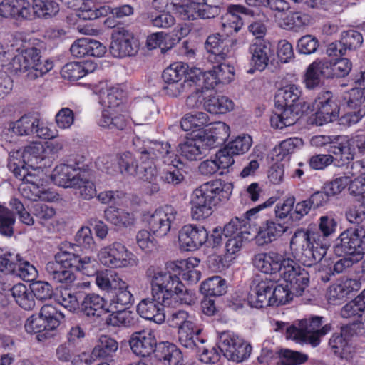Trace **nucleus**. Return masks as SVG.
<instances>
[{
  "instance_id": "nucleus-1",
  "label": "nucleus",
  "mask_w": 365,
  "mask_h": 365,
  "mask_svg": "<svg viewBox=\"0 0 365 365\" xmlns=\"http://www.w3.org/2000/svg\"><path fill=\"white\" fill-rule=\"evenodd\" d=\"M336 222L331 216H322L319 220V229L322 237L309 229H298L290 241V248L294 259L304 266L311 267L319 262L329 247L326 237L333 234Z\"/></svg>"
},
{
  "instance_id": "nucleus-2",
  "label": "nucleus",
  "mask_w": 365,
  "mask_h": 365,
  "mask_svg": "<svg viewBox=\"0 0 365 365\" xmlns=\"http://www.w3.org/2000/svg\"><path fill=\"white\" fill-rule=\"evenodd\" d=\"M140 144L139 138L133 140V145L136 152L140 154L139 158L141 161L135 175L147 183V193L154 195L160 191L155 161L161 159L164 164H171L173 163V152L170 150V145L168 143L147 141L142 146Z\"/></svg>"
},
{
  "instance_id": "nucleus-3",
  "label": "nucleus",
  "mask_w": 365,
  "mask_h": 365,
  "mask_svg": "<svg viewBox=\"0 0 365 365\" xmlns=\"http://www.w3.org/2000/svg\"><path fill=\"white\" fill-rule=\"evenodd\" d=\"M163 271L150 267L146 275L150 280L152 296L168 306L180 302L181 304H192L195 302V294L187 289L177 276V273Z\"/></svg>"
},
{
  "instance_id": "nucleus-4",
  "label": "nucleus",
  "mask_w": 365,
  "mask_h": 365,
  "mask_svg": "<svg viewBox=\"0 0 365 365\" xmlns=\"http://www.w3.org/2000/svg\"><path fill=\"white\" fill-rule=\"evenodd\" d=\"M94 264L90 257H81L61 248L55 255L54 260L46 264L45 274L53 283H71L76 279L73 269L90 276L96 272Z\"/></svg>"
},
{
  "instance_id": "nucleus-5",
  "label": "nucleus",
  "mask_w": 365,
  "mask_h": 365,
  "mask_svg": "<svg viewBox=\"0 0 365 365\" xmlns=\"http://www.w3.org/2000/svg\"><path fill=\"white\" fill-rule=\"evenodd\" d=\"M232 191V185L222 180H214L202 184L192 192L190 197L191 216L193 220H202L212 213V207L227 200Z\"/></svg>"
},
{
  "instance_id": "nucleus-6",
  "label": "nucleus",
  "mask_w": 365,
  "mask_h": 365,
  "mask_svg": "<svg viewBox=\"0 0 365 365\" xmlns=\"http://www.w3.org/2000/svg\"><path fill=\"white\" fill-rule=\"evenodd\" d=\"M323 319L322 317L314 316L299 321L297 326L292 324L287 328V339L318 346L322 339L332 330L331 324H324Z\"/></svg>"
},
{
  "instance_id": "nucleus-7",
  "label": "nucleus",
  "mask_w": 365,
  "mask_h": 365,
  "mask_svg": "<svg viewBox=\"0 0 365 365\" xmlns=\"http://www.w3.org/2000/svg\"><path fill=\"white\" fill-rule=\"evenodd\" d=\"M98 257L103 265L110 268H124L138 264L136 257L118 242L102 247L98 253Z\"/></svg>"
},
{
  "instance_id": "nucleus-8",
  "label": "nucleus",
  "mask_w": 365,
  "mask_h": 365,
  "mask_svg": "<svg viewBox=\"0 0 365 365\" xmlns=\"http://www.w3.org/2000/svg\"><path fill=\"white\" fill-rule=\"evenodd\" d=\"M0 271L6 274H15L25 281H32L37 275L35 267L19 254L1 249Z\"/></svg>"
},
{
  "instance_id": "nucleus-9",
  "label": "nucleus",
  "mask_w": 365,
  "mask_h": 365,
  "mask_svg": "<svg viewBox=\"0 0 365 365\" xmlns=\"http://www.w3.org/2000/svg\"><path fill=\"white\" fill-rule=\"evenodd\" d=\"M335 252L338 255L359 257L365 254V227L358 226L341 232L336 239Z\"/></svg>"
},
{
  "instance_id": "nucleus-10",
  "label": "nucleus",
  "mask_w": 365,
  "mask_h": 365,
  "mask_svg": "<svg viewBox=\"0 0 365 365\" xmlns=\"http://www.w3.org/2000/svg\"><path fill=\"white\" fill-rule=\"evenodd\" d=\"M222 0H198L180 6L179 12L184 19H213L224 10Z\"/></svg>"
},
{
  "instance_id": "nucleus-11",
  "label": "nucleus",
  "mask_w": 365,
  "mask_h": 365,
  "mask_svg": "<svg viewBox=\"0 0 365 365\" xmlns=\"http://www.w3.org/2000/svg\"><path fill=\"white\" fill-rule=\"evenodd\" d=\"M218 348L225 358L236 362H241L247 359L252 351V346L250 344L230 333L221 334Z\"/></svg>"
},
{
  "instance_id": "nucleus-12",
  "label": "nucleus",
  "mask_w": 365,
  "mask_h": 365,
  "mask_svg": "<svg viewBox=\"0 0 365 365\" xmlns=\"http://www.w3.org/2000/svg\"><path fill=\"white\" fill-rule=\"evenodd\" d=\"M44 151V146L38 142L31 143L25 147L23 151L12 150L9 153V167L10 169L15 166L19 168L38 167V163L46 157Z\"/></svg>"
},
{
  "instance_id": "nucleus-13",
  "label": "nucleus",
  "mask_w": 365,
  "mask_h": 365,
  "mask_svg": "<svg viewBox=\"0 0 365 365\" xmlns=\"http://www.w3.org/2000/svg\"><path fill=\"white\" fill-rule=\"evenodd\" d=\"M110 53L115 58L134 56L138 51V43L133 32L124 27H116L112 32Z\"/></svg>"
},
{
  "instance_id": "nucleus-14",
  "label": "nucleus",
  "mask_w": 365,
  "mask_h": 365,
  "mask_svg": "<svg viewBox=\"0 0 365 365\" xmlns=\"http://www.w3.org/2000/svg\"><path fill=\"white\" fill-rule=\"evenodd\" d=\"M225 237L227 238L225 243L227 255H235L238 252L245 243L248 241L250 233L246 230L245 222L238 217L231 220L224 227Z\"/></svg>"
},
{
  "instance_id": "nucleus-15",
  "label": "nucleus",
  "mask_w": 365,
  "mask_h": 365,
  "mask_svg": "<svg viewBox=\"0 0 365 365\" xmlns=\"http://www.w3.org/2000/svg\"><path fill=\"white\" fill-rule=\"evenodd\" d=\"M248 53L252 67L247 71L249 73H253L255 71L262 72L272 65L274 61V51L269 42L259 41L253 43L250 45Z\"/></svg>"
},
{
  "instance_id": "nucleus-16",
  "label": "nucleus",
  "mask_w": 365,
  "mask_h": 365,
  "mask_svg": "<svg viewBox=\"0 0 365 365\" xmlns=\"http://www.w3.org/2000/svg\"><path fill=\"white\" fill-rule=\"evenodd\" d=\"M281 276L297 296L302 295L309 283L308 272L289 258L285 261Z\"/></svg>"
},
{
  "instance_id": "nucleus-17",
  "label": "nucleus",
  "mask_w": 365,
  "mask_h": 365,
  "mask_svg": "<svg viewBox=\"0 0 365 365\" xmlns=\"http://www.w3.org/2000/svg\"><path fill=\"white\" fill-rule=\"evenodd\" d=\"M177 215L176 209L171 205L157 209L147 220L150 231L158 237L165 236L171 230Z\"/></svg>"
},
{
  "instance_id": "nucleus-18",
  "label": "nucleus",
  "mask_w": 365,
  "mask_h": 365,
  "mask_svg": "<svg viewBox=\"0 0 365 365\" xmlns=\"http://www.w3.org/2000/svg\"><path fill=\"white\" fill-rule=\"evenodd\" d=\"M315 123L317 125L330 123L336 120L339 113V107L330 91L321 93L314 101Z\"/></svg>"
},
{
  "instance_id": "nucleus-19",
  "label": "nucleus",
  "mask_w": 365,
  "mask_h": 365,
  "mask_svg": "<svg viewBox=\"0 0 365 365\" xmlns=\"http://www.w3.org/2000/svg\"><path fill=\"white\" fill-rule=\"evenodd\" d=\"M178 240L181 250L194 251L208 241V232L204 226L186 225L180 230Z\"/></svg>"
},
{
  "instance_id": "nucleus-20",
  "label": "nucleus",
  "mask_w": 365,
  "mask_h": 365,
  "mask_svg": "<svg viewBox=\"0 0 365 365\" xmlns=\"http://www.w3.org/2000/svg\"><path fill=\"white\" fill-rule=\"evenodd\" d=\"M9 130L20 136L36 134L39 138L45 139L52 138L48 128L41 126L39 119L33 114H26L11 123Z\"/></svg>"
},
{
  "instance_id": "nucleus-21",
  "label": "nucleus",
  "mask_w": 365,
  "mask_h": 365,
  "mask_svg": "<svg viewBox=\"0 0 365 365\" xmlns=\"http://www.w3.org/2000/svg\"><path fill=\"white\" fill-rule=\"evenodd\" d=\"M285 261L283 255L275 252H260L254 255L252 264L255 267L265 274H274L282 272L285 267Z\"/></svg>"
},
{
  "instance_id": "nucleus-22",
  "label": "nucleus",
  "mask_w": 365,
  "mask_h": 365,
  "mask_svg": "<svg viewBox=\"0 0 365 365\" xmlns=\"http://www.w3.org/2000/svg\"><path fill=\"white\" fill-rule=\"evenodd\" d=\"M303 113V106H288L275 105V110L270 118L272 127L282 129L294 125Z\"/></svg>"
},
{
  "instance_id": "nucleus-23",
  "label": "nucleus",
  "mask_w": 365,
  "mask_h": 365,
  "mask_svg": "<svg viewBox=\"0 0 365 365\" xmlns=\"http://www.w3.org/2000/svg\"><path fill=\"white\" fill-rule=\"evenodd\" d=\"M274 285V282L270 279H255L247 297L248 304L257 309L269 306V296Z\"/></svg>"
},
{
  "instance_id": "nucleus-24",
  "label": "nucleus",
  "mask_w": 365,
  "mask_h": 365,
  "mask_svg": "<svg viewBox=\"0 0 365 365\" xmlns=\"http://www.w3.org/2000/svg\"><path fill=\"white\" fill-rule=\"evenodd\" d=\"M0 15L20 21L34 16L31 4L27 0H3L0 4Z\"/></svg>"
},
{
  "instance_id": "nucleus-25",
  "label": "nucleus",
  "mask_w": 365,
  "mask_h": 365,
  "mask_svg": "<svg viewBox=\"0 0 365 365\" xmlns=\"http://www.w3.org/2000/svg\"><path fill=\"white\" fill-rule=\"evenodd\" d=\"M168 323L172 327L178 328V341L180 344L191 346L187 331L191 329L196 331V324L190 319L188 313L184 310L172 312L168 317Z\"/></svg>"
},
{
  "instance_id": "nucleus-26",
  "label": "nucleus",
  "mask_w": 365,
  "mask_h": 365,
  "mask_svg": "<svg viewBox=\"0 0 365 365\" xmlns=\"http://www.w3.org/2000/svg\"><path fill=\"white\" fill-rule=\"evenodd\" d=\"M168 307L161 299L151 298L142 299L137 306L138 314L143 318L153 321L156 324H162L165 320L164 307Z\"/></svg>"
},
{
  "instance_id": "nucleus-27",
  "label": "nucleus",
  "mask_w": 365,
  "mask_h": 365,
  "mask_svg": "<svg viewBox=\"0 0 365 365\" xmlns=\"http://www.w3.org/2000/svg\"><path fill=\"white\" fill-rule=\"evenodd\" d=\"M340 137H338L339 139ZM339 142H334L328 147L327 150L330 153L333 165L336 167H344L351 163L354 158V148L351 139L341 138Z\"/></svg>"
},
{
  "instance_id": "nucleus-28",
  "label": "nucleus",
  "mask_w": 365,
  "mask_h": 365,
  "mask_svg": "<svg viewBox=\"0 0 365 365\" xmlns=\"http://www.w3.org/2000/svg\"><path fill=\"white\" fill-rule=\"evenodd\" d=\"M236 40L217 33L207 37L205 48L219 59L225 60L232 56Z\"/></svg>"
},
{
  "instance_id": "nucleus-29",
  "label": "nucleus",
  "mask_w": 365,
  "mask_h": 365,
  "mask_svg": "<svg viewBox=\"0 0 365 365\" xmlns=\"http://www.w3.org/2000/svg\"><path fill=\"white\" fill-rule=\"evenodd\" d=\"M78 312L88 317H99L108 312L106 302L103 297L95 293H88L80 296Z\"/></svg>"
},
{
  "instance_id": "nucleus-30",
  "label": "nucleus",
  "mask_w": 365,
  "mask_h": 365,
  "mask_svg": "<svg viewBox=\"0 0 365 365\" xmlns=\"http://www.w3.org/2000/svg\"><path fill=\"white\" fill-rule=\"evenodd\" d=\"M156 110V106L150 97L135 98L131 103L130 117L137 125L146 123L151 119Z\"/></svg>"
},
{
  "instance_id": "nucleus-31",
  "label": "nucleus",
  "mask_w": 365,
  "mask_h": 365,
  "mask_svg": "<svg viewBox=\"0 0 365 365\" xmlns=\"http://www.w3.org/2000/svg\"><path fill=\"white\" fill-rule=\"evenodd\" d=\"M83 169L76 165L61 164L54 168L52 173V180L53 182L61 187H72L76 185L80 172Z\"/></svg>"
},
{
  "instance_id": "nucleus-32",
  "label": "nucleus",
  "mask_w": 365,
  "mask_h": 365,
  "mask_svg": "<svg viewBox=\"0 0 365 365\" xmlns=\"http://www.w3.org/2000/svg\"><path fill=\"white\" fill-rule=\"evenodd\" d=\"M230 127L226 123L218 121L205 129L200 138L205 146L212 148L224 143L230 136Z\"/></svg>"
},
{
  "instance_id": "nucleus-33",
  "label": "nucleus",
  "mask_w": 365,
  "mask_h": 365,
  "mask_svg": "<svg viewBox=\"0 0 365 365\" xmlns=\"http://www.w3.org/2000/svg\"><path fill=\"white\" fill-rule=\"evenodd\" d=\"M129 343L133 352L142 357L154 353L157 345L154 336L145 331L133 334Z\"/></svg>"
},
{
  "instance_id": "nucleus-34",
  "label": "nucleus",
  "mask_w": 365,
  "mask_h": 365,
  "mask_svg": "<svg viewBox=\"0 0 365 365\" xmlns=\"http://www.w3.org/2000/svg\"><path fill=\"white\" fill-rule=\"evenodd\" d=\"M227 14L222 18V25L228 33H237L243 25L241 15L253 16L254 11L241 5H229Z\"/></svg>"
},
{
  "instance_id": "nucleus-35",
  "label": "nucleus",
  "mask_w": 365,
  "mask_h": 365,
  "mask_svg": "<svg viewBox=\"0 0 365 365\" xmlns=\"http://www.w3.org/2000/svg\"><path fill=\"white\" fill-rule=\"evenodd\" d=\"M199 262L197 258H189L186 261L180 262V265L175 262H169L166 268L175 272L177 275L180 274L182 269V279L190 284H195L201 278V272L195 268Z\"/></svg>"
},
{
  "instance_id": "nucleus-36",
  "label": "nucleus",
  "mask_w": 365,
  "mask_h": 365,
  "mask_svg": "<svg viewBox=\"0 0 365 365\" xmlns=\"http://www.w3.org/2000/svg\"><path fill=\"white\" fill-rule=\"evenodd\" d=\"M287 230V226L273 220L262 223L255 237L258 245H264L275 240Z\"/></svg>"
},
{
  "instance_id": "nucleus-37",
  "label": "nucleus",
  "mask_w": 365,
  "mask_h": 365,
  "mask_svg": "<svg viewBox=\"0 0 365 365\" xmlns=\"http://www.w3.org/2000/svg\"><path fill=\"white\" fill-rule=\"evenodd\" d=\"M154 354L158 360L168 365H178L182 359L180 350L168 341L157 344Z\"/></svg>"
},
{
  "instance_id": "nucleus-38",
  "label": "nucleus",
  "mask_w": 365,
  "mask_h": 365,
  "mask_svg": "<svg viewBox=\"0 0 365 365\" xmlns=\"http://www.w3.org/2000/svg\"><path fill=\"white\" fill-rule=\"evenodd\" d=\"M301 90L294 85L289 84L278 90L275 95V105L288 106H303V101L300 98Z\"/></svg>"
},
{
  "instance_id": "nucleus-39",
  "label": "nucleus",
  "mask_w": 365,
  "mask_h": 365,
  "mask_svg": "<svg viewBox=\"0 0 365 365\" xmlns=\"http://www.w3.org/2000/svg\"><path fill=\"white\" fill-rule=\"evenodd\" d=\"M329 73L324 69L322 59H317L307 68L304 82L308 89H314L321 83V78H327Z\"/></svg>"
},
{
  "instance_id": "nucleus-40",
  "label": "nucleus",
  "mask_w": 365,
  "mask_h": 365,
  "mask_svg": "<svg viewBox=\"0 0 365 365\" xmlns=\"http://www.w3.org/2000/svg\"><path fill=\"white\" fill-rule=\"evenodd\" d=\"M128 122L123 115L118 113L115 110L103 109L98 123L104 128L122 130L126 128Z\"/></svg>"
},
{
  "instance_id": "nucleus-41",
  "label": "nucleus",
  "mask_w": 365,
  "mask_h": 365,
  "mask_svg": "<svg viewBox=\"0 0 365 365\" xmlns=\"http://www.w3.org/2000/svg\"><path fill=\"white\" fill-rule=\"evenodd\" d=\"M322 61L324 69H327L329 73L327 78L345 77L351 70V62L346 58H336L334 62L326 58Z\"/></svg>"
},
{
  "instance_id": "nucleus-42",
  "label": "nucleus",
  "mask_w": 365,
  "mask_h": 365,
  "mask_svg": "<svg viewBox=\"0 0 365 365\" xmlns=\"http://www.w3.org/2000/svg\"><path fill=\"white\" fill-rule=\"evenodd\" d=\"M105 217L108 222L118 229L130 226L135 221L134 215L132 212L112 207L105 211Z\"/></svg>"
},
{
  "instance_id": "nucleus-43",
  "label": "nucleus",
  "mask_w": 365,
  "mask_h": 365,
  "mask_svg": "<svg viewBox=\"0 0 365 365\" xmlns=\"http://www.w3.org/2000/svg\"><path fill=\"white\" fill-rule=\"evenodd\" d=\"M94 261V269L96 272L91 276H96V284L101 290L110 292L114 288L118 287L119 282L122 280L118 274L114 271L106 269L104 271L98 272L96 268V262Z\"/></svg>"
},
{
  "instance_id": "nucleus-44",
  "label": "nucleus",
  "mask_w": 365,
  "mask_h": 365,
  "mask_svg": "<svg viewBox=\"0 0 365 365\" xmlns=\"http://www.w3.org/2000/svg\"><path fill=\"white\" fill-rule=\"evenodd\" d=\"M355 281L348 279L339 284L331 285L327 292V299L329 304H339L343 301L353 290L352 285Z\"/></svg>"
},
{
  "instance_id": "nucleus-45",
  "label": "nucleus",
  "mask_w": 365,
  "mask_h": 365,
  "mask_svg": "<svg viewBox=\"0 0 365 365\" xmlns=\"http://www.w3.org/2000/svg\"><path fill=\"white\" fill-rule=\"evenodd\" d=\"M205 109L212 114L226 113L233 108V102L224 96L213 95L204 98Z\"/></svg>"
},
{
  "instance_id": "nucleus-46",
  "label": "nucleus",
  "mask_w": 365,
  "mask_h": 365,
  "mask_svg": "<svg viewBox=\"0 0 365 365\" xmlns=\"http://www.w3.org/2000/svg\"><path fill=\"white\" fill-rule=\"evenodd\" d=\"M115 293L110 299V305L116 309L127 308L134 302V297L129 290L128 284L123 279L118 287L114 288Z\"/></svg>"
},
{
  "instance_id": "nucleus-47",
  "label": "nucleus",
  "mask_w": 365,
  "mask_h": 365,
  "mask_svg": "<svg viewBox=\"0 0 365 365\" xmlns=\"http://www.w3.org/2000/svg\"><path fill=\"white\" fill-rule=\"evenodd\" d=\"M202 140L188 139L180 145V154L189 160H197L202 158L206 148Z\"/></svg>"
},
{
  "instance_id": "nucleus-48",
  "label": "nucleus",
  "mask_w": 365,
  "mask_h": 365,
  "mask_svg": "<svg viewBox=\"0 0 365 365\" xmlns=\"http://www.w3.org/2000/svg\"><path fill=\"white\" fill-rule=\"evenodd\" d=\"M73 187L78 189L80 196L84 200H91L96 195V185L91 180V173L83 169L80 172L78 182Z\"/></svg>"
},
{
  "instance_id": "nucleus-49",
  "label": "nucleus",
  "mask_w": 365,
  "mask_h": 365,
  "mask_svg": "<svg viewBox=\"0 0 365 365\" xmlns=\"http://www.w3.org/2000/svg\"><path fill=\"white\" fill-rule=\"evenodd\" d=\"M118 349V344L114 339L107 335H102L93 349V355L95 357L106 359L113 356Z\"/></svg>"
},
{
  "instance_id": "nucleus-50",
  "label": "nucleus",
  "mask_w": 365,
  "mask_h": 365,
  "mask_svg": "<svg viewBox=\"0 0 365 365\" xmlns=\"http://www.w3.org/2000/svg\"><path fill=\"white\" fill-rule=\"evenodd\" d=\"M225 69L228 70V67L225 64H220L215 66L212 70L202 73L201 91L213 88L218 83L223 82L225 80L224 76Z\"/></svg>"
},
{
  "instance_id": "nucleus-51",
  "label": "nucleus",
  "mask_w": 365,
  "mask_h": 365,
  "mask_svg": "<svg viewBox=\"0 0 365 365\" xmlns=\"http://www.w3.org/2000/svg\"><path fill=\"white\" fill-rule=\"evenodd\" d=\"M209 123L210 118L203 112H197L195 114L187 113L180 120L181 128L185 131L200 130L208 125Z\"/></svg>"
},
{
  "instance_id": "nucleus-52",
  "label": "nucleus",
  "mask_w": 365,
  "mask_h": 365,
  "mask_svg": "<svg viewBox=\"0 0 365 365\" xmlns=\"http://www.w3.org/2000/svg\"><path fill=\"white\" fill-rule=\"evenodd\" d=\"M173 160V163L167 164L168 168L162 171L160 179L164 183L175 187L185 180V176L181 170L178 168L177 163H179V160H177L174 153Z\"/></svg>"
},
{
  "instance_id": "nucleus-53",
  "label": "nucleus",
  "mask_w": 365,
  "mask_h": 365,
  "mask_svg": "<svg viewBox=\"0 0 365 365\" xmlns=\"http://www.w3.org/2000/svg\"><path fill=\"white\" fill-rule=\"evenodd\" d=\"M11 296L16 302L25 310H31L35 307V300L31 290L22 283L15 284Z\"/></svg>"
},
{
  "instance_id": "nucleus-54",
  "label": "nucleus",
  "mask_w": 365,
  "mask_h": 365,
  "mask_svg": "<svg viewBox=\"0 0 365 365\" xmlns=\"http://www.w3.org/2000/svg\"><path fill=\"white\" fill-rule=\"evenodd\" d=\"M137 321L138 319L134 312L123 308L113 312L108 323L113 327L130 328L135 326Z\"/></svg>"
},
{
  "instance_id": "nucleus-55",
  "label": "nucleus",
  "mask_w": 365,
  "mask_h": 365,
  "mask_svg": "<svg viewBox=\"0 0 365 365\" xmlns=\"http://www.w3.org/2000/svg\"><path fill=\"white\" fill-rule=\"evenodd\" d=\"M32 13L40 18H51L59 11L58 4L55 0H33Z\"/></svg>"
},
{
  "instance_id": "nucleus-56",
  "label": "nucleus",
  "mask_w": 365,
  "mask_h": 365,
  "mask_svg": "<svg viewBox=\"0 0 365 365\" xmlns=\"http://www.w3.org/2000/svg\"><path fill=\"white\" fill-rule=\"evenodd\" d=\"M226 281L220 276L210 277L200 285V292L207 296H222L226 293Z\"/></svg>"
},
{
  "instance_id": "nucleus-57",
  "label": "nucleus",
  "mask_w": 365,
  "mask_h": 365,
  "mask_svg": "<svg viewBox=\"0 0 365 365\" xmlns=\"http://www.w3.org/2000/svg\"><path fill=\"white\" fill-rule=\"evenodd\" d=\"M293 295H295L289 284L286 282L277 286L274 285L272 290V294L269 296V306H279L285 304L292 299Z\"/></svg>"
},
{
  "instance_id": "nucleus-58",
  "label": "nucleus",
  "mask_w": 365,
  "mask_h": 365,
  "mask_svg": "<svg viewBox=\"0 0 365 365\" xmlns=\"http://www.w3.org/2000/svg\"><path fill=\"white\" fill-rule=\"evenodd\" d=\"M39 314L43 319L48 327V331L57 328L61 321L64 318V314L51 304L43 305L40 310Z\"/></svg>"
},
{
  "instance_id": "nucleus-59",
  "label": "nucleus",
  "mask_w": 365,
  "mask_h": 365,
  "mask_svg": "<svg viewBox=\"0 0 365 365\" xmlns=\"http://www.w3.org/2000/svg\"><path fill=\"white\" fill-rule=\"evenodd\" d=\"M33 50H22L21 53L15 56L9 64V70L11 73L19 74L24 73L29 70V64L28 63V58L36 57V54L34 55Z\"/></svg>"
},
{
  "instance_id": "nucleus-60",
  "label": "nucleus",
  "mask_w": 365,
  "mask_h": 365,
  "mask_svg": "<svg viewBox=\"0 0 365 365\" xmlns=\"http://www.w3.org/2000/svg\"><path fill=\"white\" fill-rule=\"evenodd\" d=\"M309 23V16L300 12H292L284 17L280 23L284 29L297 31Z\"/></svg>"
},
{
  "instance_id": "nucleus-61",
  "label": "nucleus",
  "mask_w": 365,
  "mask_h": 365,
  "mask_svg": "<svg viewBox=\"0 0 365 365\" xmlns=\"http://www.w3.org/2000/svg\"><path fill=\"white\" fill-rule=\"evenodd\" d=\"M15 222L14 213L7 207L0 205V234L5 237L12 236Z\"/></svg>"
},
{
  "instance_id": "nucleus-62",
  "label": "nucleus",
  "mask_w": 365,
  "mask_h": 365,
  "mask_svg": "<svg viewBox=\"0 0 365 365\" xmlns=\"http://www.w3.org/2000/svg\"><path fill=\"white\" fill-rule=\"evenodd\" d=\"M187 66L182 63H175L165 68L162 74L165 83L182 81Z\"/></svg>"
},
{
  "instance_id": "nucleus-63",
  "label": "nucleus",
  "mask_w": 365,
  "mask_h": 365,
  "mask_svg": "<svg viewBox=\"0 0 365 365\" xmlns=\"http://www.w3.org/2000/svg\"><path fill=\"white\" fill-rule=\"evenodd\" d=\"M148 23L156 28L168 29L175 24V17L169 12H160L154 14L152 12L147 14Z\"/></svg>"
},
{
  "instance_id": "nucleus-64",
  "label": "nucleus",
  "mask_w": 365,
  "mask_h": 365,
  "mask_svg": "<svg viewBox=\"0 0 365 365\" xmlns=\"http://www.w3.org/2000/svg\"><path fill=\"white\" fill-rule=\"evenodd\" d=\"M118 165L120 173L129 175H135L139 165L130 152H125L118 157Z\"/></svg>"
}]
</instances>
